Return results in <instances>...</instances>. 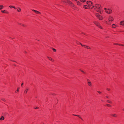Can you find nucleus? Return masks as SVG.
Instances as JSON below:
<instances>
[{
  "mask_svg": "<svg viewBox=\"0 0 124 124\" xmlns=\"http://www.w3.org/2000/svg\"><path fill=\"white\" fill-rule=\"evenodd\" d=\"M105 12L108 14H110L112 12V10L111 8H104Z\"/></svg>",
  "mask_w": 124,
  "mask_h": 124,
  "instance_id": "nucleus-1",
  "label": "nucleus"
},
{
  "mask_svg": "<svg viewBox=\"0 0 124 124\" xmlns=\"http://www.w3.org/2000/svg\"><path fill=\"white\" fill-rule=\"evenodd\" d=\"M95 16L100 20H101L103 19V17L98 13H96L95 14Z\"/></svg>",
  "mask_w": 124,
  "mask_h": 124,
  "instance_id": "nucleus-2",
  "label": "nucleus"
},
{
  "mask_svg": "<svg viewBox=\"0 0 124 124\" xmlns=\"http://www.w3.org/2000/svg\"><path fill=\"white\" fill-rule=\"evenodd\" d=\"M80 44L82 46H83L87 49H91V48L89 46L85 45H83L81 43H80Z\"/></svg>",
  "mask_w": 124,
  "mask_h": 124,
  "instance_id": "nucleus-3",
  "label": "nucleus"
},
{
  "mask_svg": "<svg viewBox=\"0 0 124 124\" xmlns=\"http://www.w3.org/2000/svg\"><path fill=\"white\" fill-rule=\"evenodd\" d=\"M101 6L99 5H96L95 6L96 8H94L95 10H96V9H98L99 10H100V7Z\"/></svg>",
  "mask_w": 124,
  "mask_h": 124,
  "instance_id": "nucleus-4",
  "label": "nucleus"
},
{
  "mask_svg": "<svg viewBox=\"0 0 124 124\" xmlns=\"http://www.w3.org/2000/svg\"><path fill=\"white\" fill-rule=\"evenodd\" d=\"M108 20L109 22H112L113 21L114 19L112 17L110 16L108 17Z\"/></svg>",
  "mask_w": 124,
  "mask_h": 124,
  "instance_id": "nucleus-5",
  "label": "nucleus"
},
{
  "mask_svg": "<svg viewBox=\"0 0 124 124\" xmlns=\"http://www.w3.org/2000/svg\"><path fill=\"white\" fill-rule=\"evenodd\" d=\"M87 80L88 85L90 86H92V83L88 79H87Z\"/></svg>",
  "mask_w": 124,
  "mask_h": 124,
  "instance_id": "nucleus-6",
  "label": "nucleus"
},
{
  "mask_svg": "<svg viewBox=\"0 0 124 124\" xmlns=\"http://www.w3.org/2000/svg\"><path fill=\"white\" fill-rule=\"evenodd\" d=\"M87 4L88 5L91 6L92 5L93 3L90 1H87L86 2Z\"/></svg>",
  "mask_w": 124,
  "mask_h": 124,
  "instance_id": "nucleus-7",
  "label": "nucleus"
},
{
  "mask_svg": "<svg viewBox=\"0 0 124 124\" xmlns=\"http://www.w3.org/2000/svg\"><path fill=\"white\" fill-rule=\"evenodd\" d=\"M67 2L70 5L71 7H74V5L72 4V3L69 0V1H67Z\"/></svg>",
  "mask_w": 124,
  "mask_h": 124,
  "instance_id": "nucleus-8",
  "label": "nucleus"
},
{
  "mask_svg": "<svg viewBox=\"0 0 124 124\" xmlns=\"http://www.w3.org/2000/svg\"><path fill=\"white\" fill-rule=\"evenodd\" d=\"M94 23L96 25H97L101 29H102V28L99 25V23H98V22H94Z\"/></svg>",
  "mask_w": 124,
  "mask_h": 124,
  "instance_id": "nucleus-9",
  "label": "nucleus"
},
{
  "mask_svg": "<svg viewBox=\"0 0 124 124\" xmlns=\"http://www.w3.org/2000/svg\"><path fill=\"white\" fill-rule=\"evenodd\" d=\"M32 11H33L35 12L37 14H41V13L40 12L36 10H35L34 9H33V10H32Z\"/></svg>",
  "mask_w": 124,
  "mask_h": 124,
  "instance_id": "nucleus-10",
  "label": "nucleus"
},
{
  "mask_svg": "<svg viewBox=\"0 0 124 124\" xmlns=\"http://www.w3.org/2000/svg\"><path fill=\"white\" fill-rule=\"evenodd\" d=\"M83 7L84 8L86 9H88L89 8H90V7H88L86 5H85Z\"/></svg>",
  "mask_w": 124,
  "mask_h": 124,
  "instance_id": "nucleus-11",
  "label": "nucleus"
},
{
  "mask_svg": "<svg viewBox=\"0 0 124 124\" xmlns=\"http://www.w3.org/2000/svg\"><path fill=\"white\" fill-rule=\"evenodd\" d=\"M29 90V88H27L26 89L24 90V93L25 94H26L27 92Z\"/></svg>",
  "mask_w": 124,
  "mask_h": 124,
  "instance_id": "nucleus-12",
  "label": "nucleus"
},
{
  "mask_svg": "<svg viewBox=\"0 0 124 124\" xmlns=\"http://www.w3.org/2000/svg\"><path fill=\"white\" fill-rule=\"evenodd\" d=\"M47 57L49 60L51 61L52 62H54V60L51 57L48 56H47Z\"/></svg>",
  "mask_w": 124,
  "mask_h": 124,
  "instance_id": "nucleus-13",
  "label": "nucleus"
},
{
  "mask_svg": "<svg viewBox=\"0 0 124 124\" xmlns=\"http://www.w3.org/2000/svg\"><path fill=\"white\" fill-rule=\"evenodd\" d=\"M1 12L3 13H4L7 14H8V12L7 11L5 10H4L3 11L2 10L1 11Z\"/></svg>",
  "mask_w": 124,
  "mask_h": 124,
  "instance_id": "nucleus-14",
  "label": "nucleus"
},
{
  "mask_svg": "<svg viewBox=\"0 0 124 124\" xmlns=\"http://www.w3.org/2000/svg\"><path fill=\"white\" fill-rule=\"evenodd\" d=\"M120 24L121 25H124V21H121L120 23Z\"/></svg>",
  "mask_w": 124,
  "mask_h": 124,
  "instance_id": "nucleus-15",
  "label": "nucleus"
},
{
  "mask_svg": "<svg viewBox=\"0 0 124 124\" xmlns=\"http://www.w3.org/2000/svg\"><path fill=\"white\" fill-rule=\"evenodd\" d=\"M117 26V25L115 24H113L112 25V27L113 28H115Z\"/></svg>",
  "mask_w": 124,
  "mask_h": 124,
  "instance_id": "nucleus-16",
  "label": "nucleus"
},
{
  "mask_svg": "<svg viewBox=\"0 0 124 124\" xmlns=\"http://www.w3.org/2000/svg\"><path fill=\"white\" fill-rule=\"evenodd\" d=\"M4 119V117L3 116H1L0 118V120L1 121H2Z\"/></svg>",
  "mask_w": 124,
  "mask_h": 124,
  "instance_id": "nucleus-17",
  "label": "nucleus"
},
{
  "mask_svg": "<svg viewBox=\"0 0 124 124\" xmlns=\"http://www.w3.org/2000/svg\"><path fill=\"white\" fill-rule=\"evenodd\" d=\"M17 10L18 11L20 12L21 11V8L19 7H18L17 8Z\"/></svg>",
  "mask_w": 124,
  "mask_h": 124,
  "instance_id": "nucleus-18",
  "label": "nucleus"
},
{
  "mask_svg": "<svg viewBox=\"0 0 124 124\" xmlns=\"http://www.w3.org/2000/svg\"><path fill=\"white\" fill-rule=\"evenodd\" d=\"M77 4L78 5H81V3L79 1H77Z\"/></svg>",
  "mask_w": 124,
  "mask_h": 124,
  "instance_id": "nucleus-19",
  "label": "nucleus"
},
{
  "mask_svg": "<svg viewBox=\"0 0 124 124\" xmlns=\"http://www.w3.org/2000/svg\"><path fill=\"white\" fill-rule=\"evenodd\" d=\"M111 115L113 117H116L117 116L116 114H111Z\"/></svg>",
  "mask_w": 124,
  "mask_h": 124,
  "instance_id": "nucleus-20",
  "label": "nucleus"
},
{
  "mask_svg": "<svg viewBox=\"0 0 124 124\" xmlns=\"http://www.w3.org/2000/svg\"><path fill=\"white\" fill-rule=\"evenodd\" d=\"M9 7H10V8H14L15 9H16V8L15 6H9Z\"/></svg>",
  "mask_w": 124,
  "mask_h": 124,
  "instance_id": "nucleus-21",
  "label": "nucleus"
},
{
  "mask_svg": "<svg viewBox=\"0 0 124 124\" xmlns=\"http://www.w3.org/2000/svg\"><path fill=\"white\" fill-rule=\"evenodd\" d=\"M18 24L20 25H21L22 26H23L24 27L25 26V25H24L23 24H22L21 23H18Z\"/></svg>",
  "mask_w": 124,
  "mask_h": 124,
  "instance_id": "nucleus-22",
  "label": "nucleus"
},
{
  "mask_svg": "<svg viewBox=\"0 0 124 124\" xmlns=\"http://www.w3.org/2000/svg\"><path fill=\"white\" fill-rule=\"evenodd\" d=\"M3 6L2 5H0V10L2 9L3 8Z\"/></svg>",
  "mask_w": 124,
  "mask_h": 124,
  "instance_id": "nucleus-23",
  "label": "nucleus"
},
{
  "mask_svg": "<svg viewBox=\"0 0 124 124\" xmlns=\"http://www.w3.org/2000/svg\"><path fill=\"white\" fill-rule=\"evenodd\" d=\"M80 1L81 2H85L86 0H80Z\"/></svg>",
  "mask_w": 124,
  "mask_h": 124,
  "instance_id": "nucleus-24",
  "label": "nucleus"
},
{
  "mask_svg": "<svg viewBox=\"0 0 124 124\" xmlns=\"http://www.w3.org/2000/svg\"><path fill=\"white\" fill-rule=\"evenodd\" d=\"M52 49L54 52H55L56 51V50L54 48H52Z\"/></svg>",
  "mask_w": 124,
  "mask_h": 124,
  "instance_id": "nucleus-25",
  "label": "nucleus"
},
{
  "mask_svg": "<svg viewBox=\"0 0 124 124\" xmlns=\"http://www.w3.org/2000/svg\"><path fill=\"white\" fill-rule=\"evenodd\" d=\"M19 89V87H18L17 88V90L16 91V92H18Z\"/></svg>",
  "mask_w": 124,
  "mask_h": 124,
  "instance_id": "nucleus-26",
  "label": "nucleus"
},
{
  "mask_svg": "<svg viewBox=\"0 0 124 124\" xmlns=\"http://www.w3.org/2000/svg\"><path fill=\"white\" fill-rule=\"evenodd\" d=\"M107 102H108V103H111V102L110 101H109V100H107Z\"/></svg>",
  "mask_w": 124,
  "mask_h": 124,
  "instance_id": "nucleus-27",
  "label": "nucleus"
},
{
  "mask_svg": "<svg viewBox=\"0 0 124 124\" xmlns=\"http://www.w3.org/2000/svg\"><path fill=\"white\" fill-rule=\"evenodd\" d=\"M106 105L107 106H108V107H111V105H110L109 104H106Z\"/></svg>",
  "mask_w": 124,
  "mask_h": 124,
  "instance_id": "nucleus-28",
  "label": "nucleus"
},
{
  "mask_svg": "<svg viewBox=\"0 0 124 124\" xmlns=\"http://www.w3.org/2000/svg\"><path fill=\"white\" fill-rule=\"evenodd\" d=\"M1 100H2L3 101H6L5 99H4V98L1 99Z\"/></svg>",
  "mask_w": 124,
  "mask_h": 124,
  "instance_id": "nucleus-29",
  "label": "nucleus"
},
{
  "mask_svg": "<svg viewBox=\"0 0 124 124\" xmlns=\"http://www.w3.org/2000/svg\"><path fill=\"white\" fill-rule=\"evenodd\" d=\"M67 1H69V0H66V1H64L63 2H65V3H68Z\"/></svg>",
  "mask_w": 124,
  "mask_h": 124,
  "instance_id": "nucleus-30",
  "label": "nucleus"
},
{
  "mask_svg": "<svg viewBox=\"0 0 124 124\" xmlns=\"http://www.w3.org/2000/svg\"><path fill=\"white\" fill-rule=\"evenodd\" d=\"M78 116H78V117H79L82 120H83L82 119V118L80 117V116L79 115H78Z\"/></svg>",
  "mask_w": 124,
  "mask_h": 124,
  "instance_id": "nucleus-31",
  "label": "nucleus"
},
{
  "mask_svg": "<svg viewBox=\"0 0 124 124\" xmlns=\"http://www.w3.org/2000/svg\"><path fill=\"white\" fill-rule=\"evenodd\" d=\"M97 11V12H99L101 14L102 13V12L101 11H99V10Z\"/></svg>",
  "mask_w": 124,
  "mask_h": 124,
  "instance_id": "nucleus-32",
  "label": "nucleus"
},
{
  "mask_svg": "<svg viewBox=\"0 0 124 124\" xmlns=\"http://www.w3.org/2000/svg\"><path fill=\"white\" fill-rule=\"evenodd\" d=\"M117 45H122V46H124V45H123L120 44H118Z\"/></svg>",
  "mask_w": 124,
  "mask_h": 124,
  "instance_id": "nucleus-33",
  "label": "nucleus"
},
{
  "mask_svg": "<svg viewBox=\"0 0 124 124\" xmlns=\"http://www.w3.org/2000/svg\"><path fill=\"white\" fill-rule=\"evenodd\" d=\"M80 71L82 72L83 73H85V72L84 71H83L82 70H80Z\"/></svg>",
  "mask_w": 124,
  "mask_h": 124,
  "instance_id": "nucleus-34",
  "label": "nucleus"
},
{
  "mask_svg": "<svg viewBox=\"0 0 124 124\" xmlns=\"http://www.w3.org/2000/svg\"><path fill=\"white\" fill-rule=\"evenodd\" d=\"M39 108V107H36L35 108H34L35 109H37Z\"/></svg>",
  "mask_w": 124,
  "mask_h": 124,
  "instance_id": "nucleus-35",
  "label": "nucleus"
},
{
  "mask_svg": "<svg viewBox=\"0 0 124 124\" xmlns=\"http://www.w3.org/2000/svg\"><path fill=\"white\" fill-rule=\"evenodd\" d=\"M107 89L108 91H110V89L108 88H107Z\"/></svg>",
  "mask_w": 124,
  "mask_h": 124,
  "instance_id": "nucleus-36",
  "label": "nucleus"
},
{
  "mask_svg": "<svg viewBox=\"0 0 124 124\" xmlns=\"http://www.w3.org/2000/svg\"><path fill=\"white\" fill-rule=\"evenodd\" d=\"M97 92L99 93L100 94H101V92L99 91H98Z\"/></svg>",
  "mask_w": 124,
  "mask_h": 124,
  "instance_id": "nucleus-37",
  "label": "nucleus"
},
{
  "mask_svg": "<svg viewBox=\"0 0 124 124\" xmlns=\"http://www.w3.org/2000/svg\"><path fill=\"white\" fill-rule=\"evenodd\" d=\"M113 44L114 45H117L118 44H117V43H113Z\"/></svg>",
  "mask_w": 124,
  "mask_h": 124,
  "instance_id": "nucleus-38",
  "label": "nucleus"
},
{
  "mask_svg": "<svg viewBox=\"0 0 124 124\" xmlns=\"http://www.w3.org/2000/svg\"><path fill=\"white\" fill-rule=\"evenodd\" d=\"M73 115L74 116H78V115H76L73 114Z\"/></svg>",
  "mask_w": 124,
  "mask_h": 124,
  "instance_id": "nucleus-39",
  "label": "nucleus"
},
{
  "mask_svg": "<svg viewBox=\"0 0 124 124\" xmlns=\"http://www.w3.org/2000/svg\"><path fill=\"white\" fill-rule=\"evenodd\" d=\"M23 83H22L21 84V86L22 87L23 86Z\"/></svg>",
  "mask_w": 124,
  "mask_h": 124,
  "instance_id": "nucleus-40",
  "label": "nucleus"
},
{
  "mask_svg": "<svg viewBox=\"0 0 124 124\" xmlns=\"http://www.w3.org/2000/svg\"><path fill=\"white\" fill-rule=\"evenodd\" d=\"M11 60L13 62H15V61H13V60Z\"/></svg>",
  "mask_w": 124,
  "mask_h": 124,
  "instance_id": "nucleus-41",
  "label": "nucleus"
},
{
  "mask_svg": "<svg viewBox=\"0 0 124 124\" xmlns=\"http://www.w3.org/2000/svg\"><path fill=\"white\" fill-rule=\"evenodd\" d=\"M95 7V6H93V7H92V8H94V7Z\"/></svg>",
  "mask_w": 124,
  "mask_h": 124,
  "instance_id": "nucleus-42",
  "label": "nucleus"
},
{
  "mask_svg": "<svg viewBox=\"0 0 124 124\" xmlns=\"http://www.w3.org/2000/svg\"><path fill=\"white\" fill-rule=\"evenodd\" d=\"M106 97L107 98H108V96H106Z\"/></svg>",
  "mask_w": 124,
  "mask_h": 124,
  "instance_id": "nucleus-43",
  "label": "nucleus"
},
{
  "mask_svg": "<svg viewBox=\"0 0 124 124\" xmlns=\"http://www.w3.org/2000/svg\"><path fill=\"white\" fill-rule=\"evenodd\" d=\"M25 53H26V51H25Z\"/></svg>",
  "mask_w": 124,
  "mask_h": 124,
  "instance_id": "nucleus-44",
  "label": "nucleus"
},
{
  "mask_svg": "<svg viewBox=\"0 0 124 124\" xmlns=\"http://www.w3.org/2000/svg\"><path fill=\"white\" fill-rule=\"evenodd\" d=\"M76 1H77V0H75Z\"/></svg>",
  "mask_w": 124,
  "mask_h": 124,
  "instance_id": "nucleus-45",
  "label": "nucleus"
},
{
  "mask_svg": "<svg viewBox=\"0 0 124 124\" xmlns=\"http://www.w3.org/2000/svg\"><path fill=\"white\" fill-rule=\"evenodd\" d=\"M83 34H85L84 33H83Z\"/></svg>",
  "mask_w": 124,
  "mask_h": 124,
  "instance_id": "nucleus-46",
  "label": "nucleus"
},
{
  "mask_svg": "<svg viewBox=\"0 0 124 124\" xmlns=\"http://www.w3.org/2000/svg\"><path fill=\"white\" fill-rule=\"evenodd\" d=\"M123 110H124V108L123 109Z\"/></svg>",
  "mask_w": 124,
  "mask_h": 124,
  "instance_id": "nucleus-47",
  "label": "nucleus"
}]
</instances>
